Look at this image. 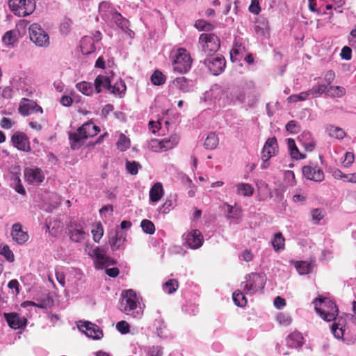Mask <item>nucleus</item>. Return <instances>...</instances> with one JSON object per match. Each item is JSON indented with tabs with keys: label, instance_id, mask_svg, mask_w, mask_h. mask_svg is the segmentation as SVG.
Wrapping results in <instances>:
<instances>
[{
	"label": "nucleus",
	"instance_id": "obj_1",
	"mask_svg": "<svg viewBox=\"0 0 356 356\" xmlns=\"http://www.w3.org/2000/svg\"><path fill=\"white\" fill-rule=\"evenodd\" d=\"M100 132V128L92 122H88L80 127L75 133L69 134L71 148L78 149L88 138H92Z\"/></svg>",
	"mask_w": 356,
	"mask_h": 356
},
{
	"label": "nucleus",
	"instance_id": "obj_2",
	"mask_svg": "<svg viewBox=\"0 0 356 356\" xmlns=\"http://www.w3.org/2000/svg\"><path fill=\"white\" fill-rule=\"evenodd\" d=\"M314 303L316 312L325 321H333L338 315L336 304L329 298L319 297L315 299Z\"/></svg>",
	"mask_w": 356,
	"mask_h": 356
},
{
	"label": "nucleus",
	"instance_id": "obj_3",
	"mask_svg": "<svg viewBox=\"0 0 356 356\" xmlns=\"http://www.w3.org/2000/svg\"><path fill=\"white\" fill-rule=\"evenodd\" d=\"M120 310L127 315L133 318H140L143 315L141 307H138V298L136 293L130 289L127 290L120 303Z\"/></svg>",
	"mask_w": 356,
	"mask_h": 356
},
{
	"label": "nucleus",
	"instance_id": "obj_4",
	"mask_svg": "<svg viewBox=\"0 0 356 356\" xmlns=\"http://www.w3.org/2000/svg\"><path fill=\"white\" fill-rule=\"evenodd\" d=\"M193 59L186 49L179 48L176 51L172 65L173 70L178 73L188 72L192 66Z\"/></svg>",
	"mask_w": 356,
	"mask_h": 356
},
{
	"label": "nucleus",
	"instance_id": "obj_5",
	"mask_svg": "<svg viewBox=\"0 0 356 356\" xmlns=\"http://www.w3.org/2000/svg\"><path fill=\"white\" fill-rule=\"evenodd\" d=\"M199 44L202 51L207 56H212L220 47L219 38L211 33H202L199 37Z\"/></svg>",
	"mask_w": 356,
	"mask_h": 356
},
{
	"label": "nucleus",
	"instance_id": "obj_6",
	"mask_svg": "<svg viewBox=\"0 0 356 356\" xmlns=\"http://www.w3.org/2000/svg\"><path fill=\"white\" fill-rule=\"evenodd\" d=\"M245 281L241 284L248 294H254L262 289L266 283V276L261 273H252L245 276Z\"/></svg>",
	"mask_w": 356,
	"mask_h": 356
},
{
	"label": "nucleus",
	"instance_id": "obj_7",
	"mask_svg": "<svg viewBox=\"0 0 356 356\" xmlns=\"http://www.w3.org/2000/svg\"><path fill=\"white\" fill-rule=\"evenodd\" d=\"M179 140V136L177 134H172L168 138L162 140L152 139L149 145L152 151L163 152L173 149L178 145Z\"/></svg>",
	"mask_w": 356,
	"mask_h": 356
},
{
	"label": "nucleus",
	"instance_id": "obj_8",
	"mask_svg": "<svg viewBox=\"0 0 356 356\" xmlns=\"http://www.w3.org/2000/svg\"><path fill=\"white\" fill-rule=\"evenodd\" d=\"M8 6L11 11L19 17L29 15L35 8L33 0H8Z\"/></svg>",
	"mask_w": 356,
	"mask_h": 356
},
{
	"label": "nucleus",
	"instance_id": "obj_9",
	"mask_svg": "<svg viewBox=\"0 0 356 356\" xmlns=\"http://www.w3.org/2000/svg\"><path fill=\"white\" fill-rule=\"evenodd\" d=\"M31 40L37 46L47 47L49 45V38L48 34L43 30L41 26L34 23L29 29Z\"/></svg>",
	"mask_w": 356,
	"mask_h": 356
},
{
	"label": "nucleus",
	"instance_id": "obj_10",
	"mask_svg": "<svg viewBox=\"0 0 356 356\" xmlns=\"http://www.w3.org/2000/svg\"><path fill=\"white\" fill-rule=\"evenodd\" d=\"M204 64L213 75L221 74L226 65L225 58L222 55H217L215 57L209 56L204 60Z\"/></svg>",
	"mask_w": 356,
	"mask_h": 356
},
{
	"label": "nucleus",
	"instance_id": "obj_11",
	"mask_svg": "<svg viewBox=\"0 0 356 356\" xmlns=\"http://www.w3.org/2000/svg\"><path fill=\"white\" fill-rule=\"evenodd\" d=\"M10 141L13 145L19 151L29 152L31 145L27 135L22 131H16L11 136Z\"/></svg>",
	"mask_w": 356,
	"mask_h": 356
},
{
	"label": "nucleus",
	"instance_id": "obj_12",
	"mask_svg": "<svg viewBox=\"0 0 356 356\" xmlns=\"http://www.w3.org/2000/svg\"><path fill=\"white\" fill-rule=\"evenodd\" d=\"M183 238L185 241L184 245L191 249L199 248L204 242L203 236L198 229H193L188 233L184 234Z\"/></svg>",
	"mask_w": 356,
	"mask_h": 356
},
{
	"label": "nucleus",
	"instance_id": "obj_13",
	"mask_svg": "<svg viewBox=\"0 0 356 356\" xmlns=\"http://www.w3.org/2000/svg\"><path fill=\"white\" fill-rule=\"evenodd\" d=\"M303 176L309 180L321 182L324 179L323 170L317 165H304L302 168Z\"/></svg>",
	"mask_w": 356,
	"mask_h": 356
},
{
	"label": "nucleus",
	"instance_id": "obj_14",
	"mask_svg": "<svg viewBox=\"0 0 356 356\" xmlns=\"http://www.w3.org/2000/svg\"><path fill=\"white\" fill-rule=\"evenodd\" d=\"M18 111L22 115L28 116L31 112H39L42 113L43 109L35 102L29 100L26 98H23L19 103Z\"/></svg>",
	"mask_w": 356,
	"mask_h": 356
},
{
	"label": "nucleus",
	"instance_id": "obj_15",
	"mask_svg": "<svg viewBox=\"0 0 356 356\" xmlns=\"http://www.w3.org/2000/svg\"><path fill=\"white\" fill-rule=\"evenodd\" d=\"M278 151V145L275 137H272L266 141L261 152V159L268 161Z\"/></svg>",
	"mask_w": 356,
	"mask_h": 356
},
{
	"label": "nucleus",
	"instance_id": "obj_16",
	"mask_svg": "<svg viewBox=\"0 0 356 356\" xmlns=\"http://www.w3.org/2000/svg\"><path fill=\"white\" fill-rule=\"evenodd\" d=\"M26 180L30 184H39L43 181L44 176L42 171L38 168H28L24 170Z\"/></svg>",
	"mask_w": 356,
	"mask_h": 356
},
{
	"label": "nucleus",
	"instance_id": "obj_17",
	"mask_svg": "<svg viewBox=\"0 0 356 356\" xmlns=\"http://www.w3.org/2000/svg\"><path fill=\"white\" fill-rule=\"evenodd\" d=\"M80 330L86 333V334L95 339H99L103 337V332L99 327L90 322H85L79 327Z\"/></svg>",
	"mask_w": 356,
	"mask_h": 356
},
{
	"label": "nucleus",
	"instance_id": "obj_18",
	"mask_svg": "<svg viewBox=\"0 0 356 356\" xmlns=\"http://www.w3.org/2000/svg\"><path fill=\"white\" fill-rule=\"evenodd\" d=\"M5 318L8 325L15 330L22 328L26 324V319L25 318H21L17 313H5Z\"/></svg>",
	"mask_w": 356,
	"mask_h": 356
},
{
	"label": "nucleus",
	"instance_id": "obj_19",
	"mask_svg": "<svg viewBox=\"0 0 356 356\" xmlns=\"http://www.w3.org/2000/svg\"><path fill=\"white\" fill-rule=\"evenodd\" d=\"M11 236L13 239L18 244H23L29 240V234L22 230L19 222L15 223L12 227Z\"/></svg>",
	"mask_w": 356,
	"mask_h": 356
},
{
	"label": "nucleus",
	"instance_id": "obj_20",
	"mask_svg": "<svg viewBox=\"0 0 356 356\" xmlns=\"http://www.w3.org/2000/svg\"><path fill=\"white\" fill-rule=\"evenodd\" d=\"M86 233L81 225L74 223L71 225L70 238L72 241L79 243L85 239Z\"/></svg>",
	"mask_w": 356,
	"mask_h": 356
},
{
	"label": "nucleus",
	"instance_id": "obj_21",
	"mask_svg": "<svg viewBox=\"0 0 356 356\" xmlns=\"http://www.w3.org/2000/svg\"><path fill=\"white\" fill-rule=\"evenodd\" d=\"M298 141L308 152H312L315 148L316 143L309 131H303L298 136Z\"/></svg>",
	"mask_w": 356,
	"mask_h": 356
},
{
	"label": "nucleus",
	"instance_id": "obj_22",
	"mask_svg": "<svg viewBox=\"0 0 356 356\" xmlns=\"http://www.w3.org/2000/svg\"><path fill=\"white\" fill-rule=\"evenodd\" d=\"M172 84L182 92H189L192 90L191 81L185 76L176 78L173 80Z\"/></svg>",
	"mask_w": 356,
	"mask_h": 356
},
{
	"label": "nucleus",
	"instance_id": "obj_23",
	"mask_svg": "<svg viewBox=\"0 0 356 356\" xmlns=\"http://www.w3.org/2000/svg\"><path fill=\"white\" fill-rule=\"evenodd\" d=\"M286 341L289 346L297 348L302 346L304 338L300 332H293L286 337Z\"/></svg>",
	"mask_w": 356,
	"mask_h": 356
},
{
	"label": "nucleus",
	"instance_id": "obj_24",
	"mask_svg": "<svg viewBox=\"0 0 356 356\" xmlns=\"http://www.w3.org/2000/svg\"><path fill=\"white\" fill-rule=\"evenodd\" d=\"M163 188L161 183H155L149 191V199L152 202H159L163 195Z\"/></svg>",
	"mask_w": 356,
	"mask_h": 356
},
{
	"label": "nucleus",
	"instance_id": "obj_25",
	"mask_svg": "<svg viewBox=\"0 0 356 356\" xmlns=\"http://www.w3.org/2000/svg\"><path fill=\"white\" fill-rule=\"evenodd\" d=\"M94 86L95 90L97 93L102 92V88L111 90V80L108 76L103 75H98L95 79Z\"/></svg>",
	"mask_w": 356,
	"mask_h": 356
},
{
	"label": "nucleus",
	"instance_id": "obj_26",
	"mask_svg": "<svg viewBox=\"0 0 356 356\" xmlns=\"http://www.w3.org/2000/svg\"><path fill=\"white\" fill-rule=\"evenodd\" d=\"M287 144L290 151L291 156L293 159L298 160L305 159L306 157L305 154H303L300 152L299 149H298L296 145L295 140L293 138H288Z\"/></svg>",
	"mask_w": 356,
	"mask_h": 356
},
{
	"label": "nucleus",
	"instance_id": "obj_27",
	"mask_svg": "<svg viewBox=\"0 0 356 356\" xmlns=\"http://www.w3.org/2000/svg\"><path fill=\"white\" fill-rule=\"evenodd\" d=\"M271 243L276 252L283 250L285 247V239L282 234L281 232L275 234Z\"/></svg>",
	"mask_w": 356,
	"mask_h": 356
},
{
	"label": "nucleus",
	"instance_id": "obj_28",
	"mask_svg": "<svg viewBox=\"0 0 356 356\" xmlns=\"http://www.w3.org/2000/svg\"><path fill=\"white\" fill-rule=\"evenodd\" d=\"M17 30H10L6 32L2 38L3 42L7 46H13L17 40Z\"/></svg>",
	"mask_w": 356,
	"mask_h": 356
},
{
	"label": "nucleus",
	"instance_id": "obj_29",
	"mask_svg": "<svg viewBox=\"0 0 356 356\" xmlns=\"http://www.w3.org/2000/svg\"><path fill=\"white\" fill-rule=\"evenodd\" d=\"M126 88H127L124 82L120 79L119 81H116L113 86L111 85V90H109L115 96L122 97L125 93Z\"/></svg>",
	"mask_w": 356,
	"mask_h": 356
},
{
	"label": "nucleus",
	"instance_id": "obj_30",
	"mask_svg": "<svg viewBox=\"0 0 356 356\" xmlns=\"http://www.w3.org/2000/svg\"><path fill=\"white\" fill-rule=\"evenodd\" d=\"M219 143V139L217 135L214 133H210L204 143V146L207 149H214L217 147Z\"/></svg>",
	"mask_w": 356,
	"mask_h": 356
},
{
	"label": "nucleus",
	"instance_id": "obj_31",
	"mask_svg": "<svg viewBox=\"0 0 356 356\" xmlns=\"http://www.w3.org/2000/svg\"><path fill=\"white\" fill-rule=\"evenodd\" d=\"M76 88L85 95L90 96L93 93L92 84L87 81H81L76 84Z\"/></svg>",
	"mask_w": 356,
	"mask_h": 356
},
{
	"label": "nucleus",
	"instance_id": "obj_32",
	"mask_svg": "<svg viewBox=\"0 0 356 356\" xmlns=\"http://www.w3.org/2000/svg\"><path fill=\"white\" fill-rule=\"evenodd\" d=\"M125 241V238L116 232L113 236H110L109 243L113 250H118Z\"/></svg>",
	"mask_w": 356,
	"mask_h": 356
},
{
	"label": "nucleus",
	"instance_id": "obj_33",
	"mask_svg": "<svg viewBox=\"0 0 356 356\" xmlns=\"http://www.w3.org/2000/svg\"><path fill=\"white\" fill-rule=\"evenodd\" d=\"M346 94V89L342 86L327 87V95L330 97H342Z\"/></svg>",
	"mask_w": 356,
	"mask_h": 356
},
{
	"label": "nucleus",
	"instance_id": "obj_34",
	"mask_svg": "<svg viewBox=\"0 0 356 356\" xmlns=\"http://www.w3.org/2000/svg\"><path fill=\"white\" fill-rule=\"evenodd\" d=\"M237 193L243 196L250 197L253 195L254 188L248 184L241 183L238 184L236 186Z\"/></svg>",
	"mask_w": 356,
	"mask_h": 356
},
{
	"label": "nucleus",
	"instance_id": "obj_35",
	"mask_svg": "<svg viewBox=\"0 0 356 356\" xmlns=\"http://www.w3.org/2000/svg\"><path fill=\"white\" fill-rule=\"evenodd\" d=\"M295 267L300 275H307L312 270L311 263L305 261H296Z\"/></svg>",
	"mask_w": 356,
	"mask_h": 356
},
{
	"label": "nucleus",
	"instance_id": "obj_36",
	"mask_svg": "<svg viewBox=\"0 0 356 356\" xmlns=\"http://www.w3.org/2000/svg\"><path fill=\"white\" fill-rule=\"evenodd\" d=\"M327 86L325 84H318L307 90L309 97H316L318 95L325 93L327 95Z\"/></svg>",
	"mask_w": 356,
	"mask_h": 356
},
{
	"label": "nucleus",
	"instance_id": "obj_37",
	"mask_svg": "<svg viewBox=\"0 0 356 356\" xmlns=\"http://www.w3.org/2000/svg\"><path fill=\"white\" fill-rule=\"evenodd\" d=\"M233 301L238 307H244L247 304V299L242 291L236 290L232 295Z\"/></svg>",
	"mask_w": 356,
	"mask_h": 356
},
{
	"label": "nucleus",
	"instance_id": "obj_38",
	"mask_svg": "<svg viewBox=\"0 0 356 356\" xmlns=\"http://www.w3.org/2000/svg\"><path fill=\"white\" fill-rule=\"evenodd\" d=\"M179 287V284L177 280L175 279H170L168 280L163 285V289L168 294H171L175 292Z\"/></svg>",
	"mask_w": 356,
	"mask_h": 356
},
{
	"label": "nucleus",
	"instance_id": "obj_39",
	"mask_svg": "<svg viewBox=\"0 0 356 356\" xmlns=\"http://www.w3.org/2000/svg\"><path fill=\"white\" fill-rule=\"evenodd\" d=\"M0 254L3 255L9 262H13L15 260L13 252L10 250L9 246L6 244H0Z\"/></svg>",
	"mask_w": 356,
	"mask_h": 356
},
{
	"label": "nucleus",
	"instance_id": "obj_40",
	"mask_svg": "<svg viewBox=\"0 0 356 356\" xmlns=\"http://www.w3.org/2000/svg\"><path fill=\"white\" fill-rule=\"evenodd\" d=\"M165 76L160 71L156 70L151 76V81L155 86H161L165 82Z\"/></svg>",
	"mask_w": 356,
	"mask_h": 356
},
{
	"label": "nucleus",
	"instance_id": "obj_41",
	"mask_svg": "<svg viewBox=\"0 0 356 356\" xmlns=\"http://www.w3.org/2000/svg\"><path fill=\"white\" fill-rule=\"evenodd\" d=\"M227 207L228 218H238L241 216L242 209L240 207L225 204Z\"/></svg>",
	"mask_w": 356,
	"mask_h": 356
},
{
	"label": "nucleus",
	"instance_id": "obj_42",
	"mask_svg": "<svg viewBox=\"0 0 356 356\" xmlns=\"http://www.w3.org/2000/svg\"><path fill=\"white\" fill-rule=\"evenodd\" d=\"M91 255L94 256L97 259L99 267H100L102 263L104 262L106 259V252L98 247L92 250Z\"/></svg>",
	"mask_w": 356,
	"mask_h": 356
},
{
	"label": "nucleus",
	"instance_id": "obj_43",
	"mask_svg": "<svg viewBox=\"0 0 356 356\" xmlns=\"http://www.w3.org/2000/svg\"><path fill=\"white\" fill-rule=\"evenodd\" d=\"M329 135L337 139H342L345 137L346 134L343 130L339 127L330 126L327 129Z\"/></svg>",
	"mask_w": 356,
	"mask_h": 356
},
{
	"label": "nucleus",
	"instance_id": "obj_44",
	"mask_svg": "<svg viewBox=\"0 0 356 356\" xmlns=\"http://www.w3.org/2000/svg\"><path fill=\"white\" fill-rule=\"evenodd\" d=\"M112 19L118 26L124 29L127 26V21L124 18L122 15L116 11L112 13Z\"/></svg>",
	"mask_w": 356,
	"mask_h": 356
},
{
	"label": "nucleus",
	"instance_id": "obj_45",
	"mask_svg": "<svg viewBox=\"0 0 356 356\" xmlns=\"http://www.w3.org/2000/svg\"><path fill=\"white\" fill-rule=\"evenodd\" d=\"M117 146L121 151H125L130 146V140L124 134H121L117 143Z\"/></svg>",
	"mask_w": 356,
	"mask_h": 356
},
{
	"label": "nucleus",
	"instance_id": "obj_46",
	"mask_svg": "<svg viewBox=\"0 0 356 356\" xmlns=\"http://www.w3.org/2000/svg\"><path fill=\"white\" fill-rule=\"evenodd\" d=\"M140 226L144 232L153 234L155 232V226L154 223L147 219L143 220L140 223Z\"/></svg>",
	"mask_w": 356,
	"mask_h": 356
},
{
	"label": "nucleus",
	"instance_id": "obj_47",
	"mask_svg": "<svg viewBox=\"0 0 356 356\" xmlns=\"http://www.w3.org/2000/svg\"><path fill=\"white\" fill-rule=\"evenodd\" d=\"M195 26L199 31H210L213 29V26L203 19H198L195 23Z\"/></svg>",
	"mask_w": 356,
	"mask_h": 356
},
{
	"label": "nucleus",
	"instance_id": "obj_48",
	"mask_svg": "<svg viewBox=\"0 0 356 356\" xmlns=\"http://www.w3.org/2000/svg\"><path fill=\"white\" fill-rule=\"evenodd\" d=\"M140 167V164L138 162L129 161H127L126 162V169L132 175H137L138 168Z\"/></svg>",
	"mask_w": 356,
	"mask_h": 356
},
{
	"label": "nucleus",
	"instance_id": "obj_49",
	"mask_svg": "<svg viewBox=\"0 0 356 356\" xmlns=\"http://www.w3.org/2000/svg\"><path fill=\"white\" fill-rule=\"evenodd\" d=\"M276 318L277 322L283 326H288L292 323L291 317L287 314L280 313L277 315Z\"/></svg>",
	"mask_w": 356,
	"mask_h": 356
},
{
	"label": "nucleus",
	"instance_id": "obj_50",
	"mask_svg": "<svg viewBox=\"0 0 356 356\" xmlns=\"http://www.w3.org/2000/svg\"><path fill=\"white\" fill-rule=\"evenodd\" d=\"M308 97H309L308 92H307V91H305V92H302L298 95H290L287 98V102L289 103L297 102L299 101L306 100V99H307Z\"/></svg>",
	"mask_w": 356,
	"mask_h": 356
},
{
	"label": "nucleus",
	"instance_id": "obj_51",
	"mask_svg": "<svg viewBox=\"0 0 356 356\" xmlns=\"http://www.w3.org/2000/svg\"><path fill=\"white\" fill-rule=\"evenodd\" d=\"M92 234L94 241L99 242L104 234V229L100 222L97 223L96 229L92 230Z\"/></svg>",
	"mask_w": 356,
	"mask_h": 356
},
{
	"label": "nucleus",
	"instance_id": "obj_52",
	"mask_svg": "<svg viewBox=\"0 0 356 356\" xmlns=\"http://www.w3.org/2000/svg\"><path fill=\"white\" fill-rule=\"evenodd\" d=\"M325 216V212L322 209H314L312 211V220L318 223Z\"/></svg>",
	"mask_w": 356,
	"mask_h": 356
},
{
	"label": "nucleus",
	"instance_id": "obj_53",
	"mask_svg": "<svg viewBox=\"0 0 356 356\" xmlns=\"http://www.w3.org/2000/svg\"><path fill=\"white\" fill-rule=\"evenodd\" d=\"M286 129L291 134H296L300 131V126L296 121L291 120L286 124Z\"/></svg>",
	"mask_w": 356,
	"mask_h": 356
},
{
	"label": "nucleus",
	"instance_id": "obj_54",
	"mask_svg": "<svg viewBox=\"0 0 356 356\" xmlns=\"http://www.w3.org/2000/svg\"><path fill=\"white\" fill-rule=\"evenodd\" d=\"M116 329L121 334H127L130 331V326L127 321H121L116 324Z\"/></svg>",
	"mask_w": 356,
	"mask_h": 356
},
{
	"label": "nucleus",
	"instance_id": "obj_55",
	"mask_svg": "<svg viewBox=\"0 0 356 356\" xmlns=\"http://www.w3.org/2000/svg\"><path fill=\"white\" fill-rule=\"evenodd\" d=\"M163 348L159 346H152L148 348L147 356H162Z\"/></svg>",
	"mask_w": 356,
	"mask_h": 356
},
{
	"label": "nucleus",
	"instance_id": "obj_56",
	"mask_svg": "<svg viewBox=\"0 0 356 356\" xmlns=\"http://www.w3.org/2000/svg\"><path fill=\"white\" fill-rule=\"evenodd\" d=\"M284 180L286 181L287 184H289L291 186H294L296 184V180L295 174L291 170H286L284 172Z\"/></svg>",
	"mask_w": 356,
	"mask_h": 356
},
{
	"label": "nucleus",
	"instance_id": "obj_57",
	"mask_svg": "<svg viewBox=\"0 0 356 356\" xmlns=\"http://www.w3.org/2000/svg\"><path fill=\"white\" fill-rule=\"evenodd\" d=\"M332 332L337 339H341L343 337L344 330L342 327H339L338 325L336 323L332 324Z\"/></svg>",
	"mask_w": 356,
	"mask_h": 356
},
{
	"label": "nucleus",
	"instance_id": "obj_58",
	"mask_svg": "<svg viewBox=\"0 0 356 356\" xmlns=\"http://www.w3.org/2000/svg\"><path fill=\"white\" fill-rule=\"evenodd\" d=\"M14 181H15L14 189L15 190V191L19 194L25 195L26 191H25V189L22 184L19 178L16 177L14 179Z\"/></svg>",
	"mask_w": 356,
	"mask_h": 356
},
{
	"label": "nucleus",
	"instance_id": "obj_59",
	"mask_svg": "<svg viewBox=\"0 0 356 356\" xmlns=\"http://www.w3.org/2000/svg\"><path fill=\"white\" fill-rule=\"evenodd\" d=\"M341 57L346 60H348L351 58L352 56V50L349 47L345 46L342 48L341 54Z\"/></svg>",
	"mask_w": 356,
	"mask_h": 356
},
{
	"label": "nucleus",
	"instance_id": "obj_60",
	"mask_svg": "<svg viewBox=\"0 0 356 356\" xmlns=\"http://www.w3.org/2000/svg\"><path fill=\"white\" fill-rule=\"evenodd\" d=\"M335 79V73L332 70L327 71L324 76L326 86L328 87L333 82Z\"/></svg>",
	"mask_w": 356,
	"mask_h": 356
},
{
	"label": "nucleus",
	"instance_id": "obj_61",
	"mask_svg": "<svg viewBox=\"0 0 356 356\" xmlns=\"http://www.w3.org/2000/svg\"><path fill=\"white\" fill-rule=\"evenodd\" d=\"M249 11L254 15H258L261 11L259 2L255 0H252L251 4L249 6Z\"/></svg>",
	"mask_w": 356,
	"mask_h": 356
},
{
	"label": "nucleus",
	"instance_id": "obj_62",
	"mask_svg": "<svg viewBox=\"0 0 356 356\" xmlns=\"http://www.w3.org/2000/svg\"><path fill=\"white\" fill-rule=\"evenodd\" d=\"M354 154L352 152H346L344 156V166L349 167L354 162Z\"/></svg>",
	"mask_w": 356,
	"mask_h": 356
},
{
	"label": "nucleus",
	"instance_id": "obj_63",
	"mask_svg": "<svg viewBox=\"0 0 356 356\" xmlns=\"http://www.w3.org/2000/svg\"><path fill=\"white\" fill-rule=\"evenodd\" d=\"M13 122H12V120L10 118L6 117H3L0 122L1 127L6 129H10L13 127Z\"/></svg>",
	"mask_w": 356,
	"mask_h": 356
},
{
	"label": "nucleus",
	"instance_id": "obj_64",
	"mask_svg": "<svg viewBox=\"0 0 356 356\" xmlns=\"http://www.w3.org/2000/svg\"><path fill=\"white\" fill-rule=\"evenodd\" d=\"M273 303L275 307L279 309L284 307L286 304L285 299L281 298L280 296L275 297Z\"/></svg>",
	"mask_w": 356,
	"mask_h": 356
}]
</instances>
